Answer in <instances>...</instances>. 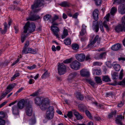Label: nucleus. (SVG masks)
I'll return each instance as SVG.
<instances>
[{
  "label": "nucleus",
  "mask_w": 125,
  "mask_h": 125,
  "mask_svg": "<svg viewBox=\"0 0 125 125\" xmlns=\"http://www.w3.org/2000/svg\"><path fill=\"white\" fill-rule=\"evenodd\" d=\"M88 82L93 87L94 86V83L91 80H89L88 81Z\"/></svg>",
  "instance_id": "obj_61"
},
{
  "label": "nucleus",
  "mask_w": 125,
  "mask_h": 125,
  "mask_svg": "<svg viewBox=\"0 0 125 125\" xmlns=\"http://www.w3.org/2000/svg\"><path fill=\"white\" fill-rule=\"evenodd\" d=\"M45 98L42 97H37L34 100L35 103L37 105L40 106Z\"/></svg>",
  "instance_id": "obj_17"
},
{
  "label": "nucleus",
  "mask_w": 125,
  "mask_h": 125,
  "mask_svg": "<svg viewBox=\"0 0 125 125\" xmlns=\"http://www.w3.org/2000/svg\"><path fill=\"white\" fill-rule=\"evenodd\" d=\"M43 2V0H37L35 1L33 5H31V8L32 10H34L33 11L34 13H36L40 10L39 9H35L42 5Z\"/></svg>",
  "instance_id": "obj_2"
},
{
  "label": "nucleus",
  "mask_w": 125,
  "mask_h": 125,
  "mask_svg": "<svg viewBox=\"0 0 125 125\" xmlns=\"http://www.w3.org/2000/svg\"><path fill=\"white\" fill-rule=\"evenodd\" d=\"M93 72L94 74L100 75L101 73V71L100 70L94 69L93 70Z\"/></svg>",
  "instance_id": "obj_37"
},
{
  "label": "nucleus",
  "mask_w": 125,
  "mask_h": 125,
  "mask_svg": "<svg viewBox=\"0 0 125 125\" xmlns=\"http://www.w3.org/2000/svg\"><path fill=\"white\" fill-rule=\"evenodd\" d=\"M40 17L38 15H36L32 13L31 12L30 15L26 18L27 21H34L38 20Z\"/></svg>",
  "instance_id": "obj_9"
},
{
  "label": "nucleus",
  "mask_w": 125,
  "mask_h": 125,
  "mask_svg": "<svg viewBox=\"0 0 125 125\" xmlns=\"http://www.w3.org/2000/svg\"><path fill=\"white\" fill-rule=\"evenodd\" d=\"M15 85L16 84L15 83H13L8 85L6 89L7 90L10 91V92Z\"/></svg>",
  "instance_id": "obj_32"
},
{
  "label": "nucleus",
  "mask_w": 125,
  "mask_h": 125,
  "mask_svg": "<svg viewBox=\"0 0 125 125\" xmlns=\"http://www.w3.org/2000/svg\"><path fill=\"white\" fill-rule=\"evenodd\" d=\"M73 58H70L64 60L63 62L65 63H70L73 61Z\"/></svg>",
  "instance_id": "obj_47"
},
{
  "label": "nucleus",
  "mask_w": 125,
  "mask_h": 125,
  "mask_svg": "<svg viewBox=\"0 0 125 125\" xmlns=\"http://www.w3.org/2000/svg\"><path fill=\"white\" fill-rule=\"evenodd\" d=\"M121 46L119 43H117L113 45L111 47V49L114 51H117L121 48Z\"/></svg>",
  "instance_id": "obj_21"
},
{
  "label": "nucleus",
  "mask_w": 125,
  "mask_h": 125,
  "mask_svg": "<svg viewBox=\"0 0 125 125\" xmlns=\"http://www.w3.org/2000/svg\"><path fill=\"white\" fill-rule=\"evenodd\" d=\"M123 69H122L119 75V79L120 80H121L122 79L123 76Z\"/></svg>",
  "instance_id": "obj_51"
},
{
  "label": "nucleus",
  "mask_w": 125,
  "mask_h": 125,
  "mask_svg": "<svg viewBox=\"0 0 125 125\" xmlns=\"http://www.w3.org/2000/svg\"><path fill=\"white\" fill-rule=\"evenodd\" d=\"M39 106L41 109L42 110H45L47 109V110L50 106L48 100L45 98Z\"/></svg>",
  "instance_id": "obj_5"
},
{
  "label": "nucleus",
  "mask_w": 125,
  "mask_h": 125,
  "mask_svg": "<svg viewBox=\"0 0 125 125\" xmlns=\"http://www.w3.org/2000/svg\"><path fill=\"white\" fill-rule=\"evenodd\" d=\"M20 75V74L19 73H15L11 78V81H12L13 80H14L16 78L19 76Z\"/></svg>",
  "instance_id": "obj_46"
},
{
  "label": "nucleus",
  "mask_w": 125,
  "mask_h": 125,
  "mask_svg": "<svg viewBox=\"0 0 125 125\" xmlns=\"http://www.w3.org/2000/svg\"><path fill=\"white\" fill-rule=\"evenodd\" d=\"M76 97L78 98L80 100H82L83 98V96L79 93L78 94V95H76Z\"/></svg>",
  "instance_id": "obj_52"
},
{
  "label": "nucleus",
  "mask_w": 125,
  "mask_h": 125,
  "mask_svg": "<svg viewBox=\"0 0 125 125\" xmlns=\"http://www.w3.org/2000/svg\"><path fill=\"white\" fill-rule=\"evenodd\" d=\"M102 80L103 81L106 82L110 81V79L107 76H103Z\"/></svg>",
  "instance_id": "obj_30"
},
{
  "label": "nucleus",
  "mask_w": 125,
  "mask_h": 125,
  "mask_svg": "<svg viewBox=\"0 0 125 125\" xmlns=\"http://www.w3.org/2000/svg\"><path fill=\"white\" fill-rule=\"evenodd\" d=\"M98 35H96L93 40V41L91 40L89 44L87 46V47L89 48L93 47L94 46V44L96 43L97 40H98L97 42H98V43L99 44L100 43V39H99V40H98Z\"/></svg>",
  "instance_id": "obj_10"
},
{
  "label": "nucleus",
  "mask_w": 125,
  "mask_h": 125,
  "mask_svg": "<svg viewBox=\"0 0 125 125\" xmlns=\"http://www.w3.org/2000/svg\"><path fill=\"white\" fill-rule=\"evenodd\" d=\"M86 30H81V31L80 32V34L81 36H83L86 33Z\"/></svg>",
  "instance_id": "obj_58"
},
{
  "label": "nucleus",
  "mask_w": 125,
  "mask_h": 125,
  "mask_svg": "<svg viewBox=\"0 0 125 125\" xmlns=\"http://www.w3.org/2000/svg\"><path fill=\"white\" fill-rule=\"evenodd\" d=\"M29 53H31L33 54H35L36 53L37 51L36 49L34 50L32 49L31 48H29Z\"/></svg>",
  "instance_id": "obj_39"
},
{
  "label": "nucleus",
  "mask_w": 125,
  "mask_h": 125,
  "mask_svg": "<svg viewBox=\"0 0 125 125\" xmlns=\"http://www.w3.org/2000/svg\"><path fill=\"white\" fill-rule=\"evenodd\" d=\"M75 57L78 61L82 62L85 59V56L84 54L82 53L77 54L75 55Z\"/></svg>",
  "instance_id": "obj_11"
},
{
  "label": "nucleus",
  "mask_w": 125,
  "mask_h": 125,
  "mask_svg": "<svg viewBox=\"0 0 125 125\" xmlns=\"http://www.w3.org/2000/svg\"><path fill=\"white\" fill-rule=\"evenodd\" d=\"M96 82L97 83H99L102 82L100 78L98 77H95V78Z\"/></svg>",
  "instance_id": "obj_42"
},
{
  "label": "nucleus",
  "mask_w": 125,
  "mask_h": 125,
  "mask_svg": "<svg viewBox=\"0 0 125 125\" xmlns=\"http://www.w3.org/2000/svg\"><path fill=\"white\" fill-rule=\"evenodd\" d=\"M118 75V73L114 72L112 75L113 79H115L117 78Z\"/></svg>",
  "instance_id": "obj_40"
},
{
  "label": "nucleus",
  "mask_w": 125,
  "mask_h": 125,
  "mask_svg": "<svg viewBox=\"0 0 125 125\" xmlns=\"http://www.w3.org/2000/svg\"><path fill=\"white\" fill-rule=\"evenodd\" d=\"M118 84L120 85H125V77L122 81L119 82Z\"/></svg>",
  "instance_id": "obj_54"
},
{
  "label": "nucleus",
  "mask_w": 125,
  "mask_h": 125,
  "mask_svg": "<svg viewBox=\"0 0 125 125\" xmlns=\"http://www.w3.org/2000/svg\"><path fill=\"white\" fill-rule=\"evenodd\" d=\"M35 28L36 27L34 23H30L28 21L24 26L23 32L26 33L28 31L29 33H31L35 31Z\"/></svg>",
  "instance_id": "obj_1"
},
{
  "label": "nucleus",
  "mask_w": 125,
  "mask_h": 125,
  "mask_svg": "<svg viewBox=\"0 0 125 125\" xmlns=\"http://www.w3.org/2000/svg\"><path fill=\"white\" fill-rule=\"evenodd\" d=\"M79 108L81 110H84L85 108L83 104H79L78 106Z\"/></svg>",
  "instance_id": "obj_55"
},
{
  "label": "nucleus",
  "mask_w": 125,
  "mask_h": 125,
  "mask_svg": "<svg viewBox=\"0 0 125 125\" xmlns=\"http://www.w3.org/2000/svg\"><path fill=\"white\" fill-rule=\"evenodd\" d=\"M125 1V0H114L113 3L114 4H120Z\"/></svg>",
  "instance_id": "obj_35"
},
{
  "label": "nucleus",
  "mask_w": 125,
  "mask_h": 125,
  "mask_svg": "<svg viewBox=\"0 0 125 125\" xmlns=\"http://www.w3.org/2000/svg\"><path fill=\"white\" fill-rule=\"evenodd\" d=\"M36 67V65H34L31 66H28L27 68L31 70L35 68Z\"/></svg>",
  "instance_id": "obj_57"
},
{
  "label": "nucleus",
  "mask_w": 125,
  "mask_h": 125,
  "mask_svg": "<svg viewBox=\"0 0 125 125\" xmlns=\"http://www.w3.org/2000/svg\"><path fill=\"white\" fill-rule=\"evenodd\" d=\"M106 65L109 67H112L111 63V62L109 61L106 62Z\"/></svg>",
  "instance_id": "obj_63"
},
{
  "label": "nucleus",
  "mask_w": 125,
  "mask_h": 125,
  "mask_svg": "<svg viewBox=\"0 0 125 125\" xmlns=\"http://www.w3.org/2000/svg\"><path fill=\"white\" fill-rule=\"evenodd\" d=\"M93 25V26L94 25L95 26V31L96 32H97L99 29L97 21H94Z\"/></svg>",
  "instance_id": "obj_28"
},
{
  "label": "nucleus",
  "mask_w": 125,
  "mask_h": 125,
  "mask_svg": "<svg viewBox=\"0 0 125 125\" xmlns=\"http://www.w3.org/2000/svg\"><path fill=\"white\" fill-rule=\"evenodd\" d=\"M118 11L122 14H125V4L120 5L118 8Z\"/></svg>",
  "instance_id": "obj_16"
},
{
  "label": "nucleus",
  "mask_w": 125,
  "mask_h": 125,
  "mask_svg": "<svg viewBox=\"0 0 125 125\" xmlns=\"http://www.w3.org/2000/svg\"><path fill=\"white\" fill-rule=\"evenodd\" d=\"M116 113V111L115 110L114 111H112L111 112L110 114L108 116V118H111L113 116V115H115Z\"/></svg>",
  "instance_id": "obj_45"
},
{
  "label": "nucleus",
  "mask_w": 125,
  "mask_h": 125,
  "mask_svg": "<svg viewBox=\"0 0 125 125\" xmlns=\"http://www.w3.org/2000/svg\"><path fill=\"white\" fill-rule=\"evenodd\" d=\"M64 44L66 45H70L71 43V40L69 38H66L64 40Z\"/></svg>",
  "instance_id": "obj_36"
},
{
  "label": "nucleus",
  "mask_w": 125,
  "mask_h": 125,
  "mask_svg": "<svg viewBox=\"0 0 125 125\" xmlns=\"http://www.w3.org/2000/svg\"><path fill=\"white\" fill-rule=\"evenodd\" d=\"M98 11L97 9H95L93 12V16L95 21H97L98 18Z\"/></svg>",
  "instance_id": "obj_22"
},
{
  "label": "nucleus",
  "mask_w": 125,
  "mask_h": 125,
  "mask_svg": "<svg viewBox=\"0 0 125 125\" xmlns=\"http://www.w3.org/2000/svg\"><path fill=\"white\" fill-rule=\"evenodd\" d=\"M51 18V16L50 15L46 14L43 17V19L44 21H47Z\"/></svg>",
  "instance_id": "obj_41"
},
{
  "label": "nucleus",
  "mask_w": 125,
  "mask_h": 125,
  "mask_svg": "<svg viewBox=\"0 0 125 125\" xmlns=\"http://www.w3.org/2000/svg\"><path fill=\"white\" fill-rule=\"evenodd\" d=\"M78 15V13L77 12H76L72 16V17L73 18L76 19Z\"/></svg>",
  "instance_id": "obj_64"
},
{
  "label": "nucleus",
  "mask_w": 125,
  "mask_h": 125,
  "mask_svg": "<svg viewBox=\"0 0 125 125\" xmlns=\"http://www.w3.org/2000/svg\"><path fill=\"white\" fill-rule=\"evenodd\" d=\"M67 116L70 118H71L73 116L72 112L71 111L69 112L67 115Z\"/></svg>",
  "instance_id": "obj_56"
},
{
  "label": "nucleus",
  "mask_w": 125,
  "mask_h": 125,
  "mask_svg": "<svg viewBox=\"0 0 125 125\" xmlns=\"http://www.w3.org/2000/svg\"><path fill=\"white\" fill-rule=\"evenodd\" d=\"M68 35V30L64 29L63 31L62 34L61 35V38L62 39L65 38Z\"/></svg>",
  "instance_id": "obj_26"
},
{
  "label": "nucleus",
  "mask_w": 125,
  "mask_h": 125,
  "mask_svg": "<svg viewBox=\"0 0 125 125\" xmlns=\"http://www.w3.org/2000/svg\"><path fill=\"white\" fill-rule=\"evenodd\" d=\"M58 19V16L57 15H55L52 19V21L54 22L56 20Z\"/></svg>",
  "instance_id": "obj_62"
},
{
  "label": "nucleus",
  "mask_w": 125,
  "mask_h": 125,
  "mask_svg": "<svg viewBox=\"0 0 125 125\" xmlns=\"http://www.w3.org/2000/svg\"><path fill=\"white\" fill-rule=\"evenodd\" d=\"M81 75L83 77H88L90 75V73L89 71L85 69H83L80 71Z\"/></svg>",
  "instance_id": "obj_13"
},
{
  "label": "nucleus",
  "mask_w": 125,
  "mask_h": 125,
  "mask_svg": "<svg viewBox=\"0 0 125 125\" xmlns=\"http://www.w3.org/2000/svg\"><path fill=\"white\" fill-rule=\"evenodd\" d=\"M49 74L47 71H46L42 75V78H45L49 76Z\"/></svg>",
  "instance_id": "obj_49"
},
{
  "label": "nucleus",
  "mask_w": 125,
  "mask_h": 125,
  "mask_svg": "<svg viewBox=\"0 0 125 125\" xmlns=\"http://www.w3.org/2000/svg\"><path fill=\"white\" fill-rule=\"evenodd\" d=\"M35 117L34 115H32V118L29 121V123L31 125H33L35 123Z\"/></svg>",
  "instance_id": "obj_29"
},
{
  "label": "nucleus",
  "mask_w": 125,
  "mask_h": 125,
  "mask_svg": "<svg viewBox=\"0 0 125 125\" xmlns=\"http://www.w3.org/2000/svg\"><path fill=\"white\" fill-rule=\"evenodd\" d=\"M70 85L71 86H75L77 85V84L76 83L75 81H72L70 83Z\"/></svg>",
  "instance_id": "obj_50"
},
{
  "label": "nucleus",
  "mask_w": 125,
  "mask_h": 125,
  "mask_svg": "<svg viewBox=\"0 0 125 125\" xmlns=\"http://www.w3.org/2000/svg\"><path fill=\"white\" fill-rule=\"evenodd\" d=\"M117 9L115 7H113L110 11V13L112 15H114L117 11Z\"/></svg>",
  "instance_id": "obj_38"
},
{
  "label": "nucleus",
  "mask_w": 125,
  "mask_h": 125,
  "mask_svg": "<svg viewBox=\"0 0 125 125\" xmlns=\"http://www.w3.org/2000/svg\"><path fill=\"white\" fill-rule=\"evenodd\" d=\"M106 55V53L105 52H103L100 54L99 56V58L100 59H102L105 57Z\"/></svg>",
  "instance_id": "obj_48"
},
{
  "label": "nucleus",
  "mask_w": 125,
  "mask_h": 125,
  "mask_svg": "<svg viewBox=\"0 0 125 125\" xmlns=\"http://www.w3.org/2000/svg\"><path fill=\"white\" fill-rule=\"evenodd\" d=\"M52 31H53L54 35H55L57 38L59 37V35L57 33L59 31L58 27L56 26H51Z\"/></svg>",
  "instance_id": "obj_14"
},
{
  "label": "nucleus",
  "mask_w": 125,
  "mask_h": 125,
  "mask_svg": "<svg viewBox=\"0 0 125 125\" xmlns=\"http://www.w3.org/2000/svg\"><path fill=\"white\" fill-rule=\"evenodd\" d=\"M58 72L60 75L64 74L66 71V67L65 65L63 63L60 64L58 65Z\"/></svg>",
  "instance_id": "obj_7"
},
{
  "label": "nucleus",
  "mask_w": 125,
  "mask_h": 125,
  "mask_svg": "<svg viewBox=\"0 0 125 125\" xmlns=\"http://www.w3.org/2000/svg\"><path fill=\"white\" fill-rule=\"evenodd\" d=\"M113 66L115 71H119L120 70L121 67L119 64L114 62L113 63Z\"/></svg>",
  "instance_id": "obj_24"
},
{
  "label": "nucleus",
  "mask_w": 125,
  "mask_h": 125,
  "mask_svg": "<svg viewBox=\"0 0 125 125\" xmlns=\"http://www.w3.org/2000/svg\"><path fill=\"white\" fill-rule=\"evenodd\" d=\"M102 63H101L98 62H95L93 63V65L94 66L100 65Z\"/></svg>",
  "instance_id": "obj_60"
},
{
  "label": "nucleus",
  "mask_w": 125,
  "mask_h": 125,
  "mask_svg": "<svg viewBox=\"0 0 125 125\" xmlns=\"http://www.w3.org/2000/svg\"><path fill=\"white\" fill-rule=\"evenodd\" d=\"M10 62V61L9 60H5L4 63L3 64V66H6Z\"/></svg>",
  "instance_id": "obj_59"
},
{
  "label": "nucleus",
  "mask_w": 125,
  "mask_h": 125,
  "mask_svg": "<svg viewBox=\"0 0 125 125\" xmlns=\"http://www.w3.org/2000/svg\"><path fill=\"white\" fill-rule=\"evenodd\" d=\"M24 32L21 34V42L22 43L24 42L25 39L27 37V34L25 35L24 34Z\"/></svg>",
  "instance_id": "obj_34"
},
{
  "label": "nucleus",
  "mask_w": 125,
  "mask_h": 125,
  "mask_svg": "<svg viewBox=\"0 0 125 125\" xmlns=\"http://www.w3.org/2000/svg\"><path fill=\"white\" fill-rule=\"evenodd\" d=\"M73 114L76 117L78 120H81L83 118V117L76 111H75L73 112Z\"/></svg>",
  "instance_id": "obj_23"
},
{
  "label": "nucleus",
  "mask_w": 125,
  "mask_h": 125,
  "mask_svg": "<svg viewBox=\"0 0 125 125\" xmlns=\"http://www.w3.org/2000/svg\"><path fill=\"white\" fill-rule=\"evenodd\" d=\"M78 76V73L77 72H73L70 73L69 76V79L71 80L76 77Z\"/></svg>",
  "instance_id": "obj_19"
},
{
  "label": "nucleus",
  "mask_w": 125,
  "mask_h": 125,
  "mask_svg": "<svg viewBox=\"0 0 125 125\" xmlns=\"http://www.w3.org/2000/svg\"><path fill=\"white\" fill-rule=\"evenodd\" d=\"M97 6H98L101 4V0H94Z\"/></svg>",
  "instance_id": "obj_53"
},
{
  "label": "nucleus",
  "mask_w": 125,
  "mask_h": 125,
  "mask_svg": "<svg viewBox=\"0 0 125 125\" xmlns=\"http://www.w3.org/2000/svg\"><path fill=\"white\" fill-rule=\"evenodd\" d=\"M19 108L16 105H14L12 108V112L13 114L17 115L19 113Z\"/></svg>",
  "instance_id": "obj_25"
},
{
  "label": "nucleus",
  "mask_w": 125,
  "mask_h": 125,
  "mask_svg": "<svg viewBox=\"0 0 125 125\" xmlns=\"http://www.w3.org/2000/svg\"><path fill=\"white\" fill-rule=\"evenodd\" d=\"M25 104V100L24 99H22L19 102L17 103V105L19 109H21L24 108Z\"/></svg>",
  "instance_id": "obj_15"
},
{
  "label": "nucleus",
  "mask_w": 125,
  "mask_h": 125,
  "mask_svg": "<svg viewBox=\"0 0 125 125\" xmlns=\"http://www.w3.org/2000/svg\"><path fill=\"white\" fill-rule=\"evenodd\" d=\"M40 90L39 89L37 91L35 92L34 93H33L32 94L30 95L31 96H32L33 97H35L37 96L39 94Z\"/></svg>",
  "instance_id": "obj_43"
},
{
  "label": "nucleus",
  "mask_w": 125,
  "mask_h": 125,
  "mask_svg": "<svg viewBox=\"0 0 125 125\" xmlns=\"http://www.w3.org/2000/svg\"><path fill=\"white\" fill-rule=\"evenodd\" d=\"M80 63L77 60H75L72 62L70 64L71 68L73 69L77 70L80 69Z\"/></svg>",
  "instance_id": "obj_6"
},
{
  "label": "nucleus",
  "mask_w": 125,
  "mask_h": 125,
  "mask_svg": "<svg viewBox=\"0 0 125 125\" xmlns=\"http://www.w3.org/2000/svg\"><path fill=\"white\" fill-rule=\"evenodd\" d=\"M79 47V45L76 43H74L72 44V49L75 50H76V51Z\"/></svg>",
  "instance_id": "obj_33"
},
{
  "label": "nucleus",
  "mask_w": 125,
  "mask_h": 125,
  "mask_svg": "<svg viewBox=\"0 0 125 125\" xmlns=\"http://www.w3.org/2000/svg\"><path fill=\"white\" fill-rule=\"evenodd\" d=\"M85 113L87 116L88 117V118L90 119H91L92 118L91 114L90 112L87 110H86L85 111Z\"/></svg>",
  "instance_id": "obj_44"
},
{
  "label": "nucleus",
  "mask_w": 125,
  "mask_h": 125,
  "mask_svg": "<svg viewBox=\"0 0 125 125\" xmlns=\"http://www.w3.org/2000/svg\"><path fill=\"white\" fill-rule=\"evenodd\" d=\"M54 110L52 106H49L46 113V118L48 120L52 119L54 116Z\"/></svg>",
  "instance_id": "obj_4"
},
{
  "label": "nucleus",
  "mask_w": 125,
  "mask_h": 125,
  "mask_svg": "<svg viewBox=\"0 0 125 125\" xmlns=\"http://www.w3.org/2000/svg\"><path fill=\"white\" fill-rule=\"evenodd\" d=\"M59 5L63 7H69L70 6V3L67 1H63L59 4Z\"/></svg>",
  "instance_id": "obj_27"
},
{
  "label": "nucleus",
  "mask_w": 125,
  "mask_h": 125,
  "mask_svg": "<svg viewBox=\"0 0 125 125\" xmlns=\"http://www.w3.org/2000/svg\"><path fill=\"white\" fill-rule=\"evenodd\" d=\"M26 113L27 115L31 116L32 114V109L31 105L30 104L29 102L26 105L25 109Z\"/></svg>",
  "instance_id": "obj_8"
},
{
  "label": "nucleus",
  "mask_w": 125,
  "mask_h": 125,
  "mask_svg": "<svg viewBox=\"0 0 125 125\" xmlns=\"http://www.w3.org/2000/svg\"><path fill=\"white\" fill-rule=\"evenodd\" d=\"M4 28L2 29L0 27V32L2 34H4L6 33L7 30V24L6 22H5L4 24Z\"/></svg>",
  "instance_id": "obj_20"
},
{
  "label": "nucleus",
  "mask_w": 125,
  "mask_h": 125,
  "mask_svg": "<svg viewBox=\"0 0 125 125\" xmlns=\"http://www.w3.org/2000/svg\"><path fill=\"white\" fill-rule=\"evenodd\" d=\"M110 16L109 13L105 17V21H104L103 22V24L104 26L106 28L107 31H109V28L107 24V22L109 21V18Z\"/></svg>",
  "instance_id": "obj_12"
},
{
  "label": "nucleus",
  "mask_w": 125,
  "mask_h": 125,
  "mask_svg": "<svg viewBox=\"0 0 125 125\" xmlns=\"http://www.w3.org/2000/svg\"><path fill=\"white\" fill-rule=\"evenodd\" d=\"M115 30L118 32L123 31H125V15L122 18V24H119L116 26Z\"/></svg>",
  "instance_id": "obj_3"
},
{
  "label": "nucleus",
  "mask_w": 125,
  "mask_h": 125,
  "mask_svg": "<svg viewBox=\"0 0 125 125\" xmlns=\"http://www.w3.org/2000/svg\"><path fill=\"white\" fill-rule=\"evenodd\" d=\"M29 48L23 47L22 52V54H23L29 53Z\"/></svg>",
  "instance_id": "obj_31"
},
{
  "label": "nucleus",
  "mask_w": 125,
  "mask_h": 125,
  "mask_svg": "<svg viewBox=\"0 0 125 125\" xmlns=\"http://www.w3.org/2000/svg\"><path fill=\"white\" fill-rule=\"evenodd\" d=\"M5 117L4 114L3 112H0V125H4L5 124V121L4 120L2 119Z\"/></svg>",
  "instance_id": "obj_18"
}]
</instances>
